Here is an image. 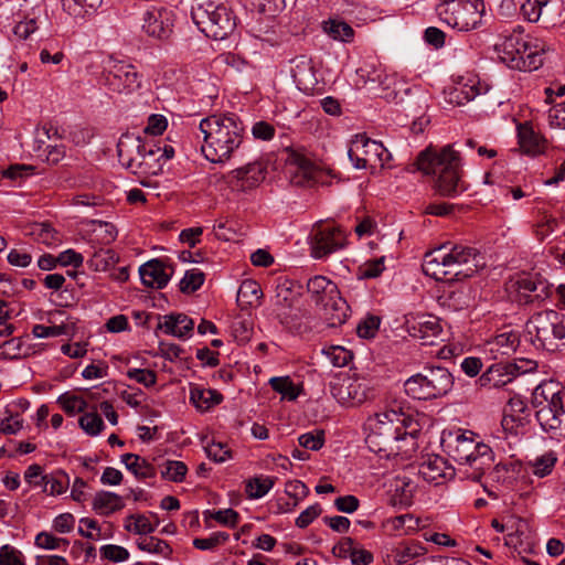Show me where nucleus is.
<instances>
[{
    "label": "nucleus",
    "instance_id": "obj_1",
    "mask_svg": "<svg viewBox=\"0 0 565 565\" xmlns=\"http://www.w3.org/2000/svg\"><path fill=\"white\" fill-rule=\"evenodd\" d=\"M199 129L203 135L201 151L212 163L228 161L244 141V124L233 113L207 116L200 121Z\"/></svg>",
    "mask_w": 565,
    "mask_h": 565
},
{
    "label": "nucleus",
    "instance_id": "obj_2",
    "mask_svg": "<svg viewBox=\"0 0 565 565\" xmlns=\"http://www.w3.org/2000/svg\"><path fill=\"white\" fill-rule=\"evenodd\" d=\"M486 266L484 257L473 247L444 244L424 256L423 271L440 281L473 276Z\"/></svg>",
    "mask_w": 565,
    "mask_h": 565
},
{
    "label": "nucleus",
    "instance_id": "obj_3",
    "mask_svg": "<svg viewBox=\"0 0 565 565\" xmlns=\"http://www.w3.org/2000/svg\"><path fill=\"white\" fill-rule=\"evenodd\" d=\"M366 427L369 449L382 457L396 456L415 447V435L406 431L404 419L395 411L374 414L367 418Z\"/></svg>",
    "mask_w": 565,
    "mask_h": 565
},
{
    "label": "nucleus",
    "instance_id": "obj_4",
    "mask_svg": "<svg viewBox=\"0 0 565 565\" xmlns=\"http://www.w3.org/2000/svg\"><path fill=\"white\" fill-rule=\"evenodd\" d=\"M417 168L426 174L437 175L436 188L444 196H455L467 190L461 180L459 153L451 145L439 151L427 148L417 157Z\"/></svg>",
    "mask_w": 565,
    "mask_h": 565
},
{
    "label": "nucleus",
    "instance_id": "obj_5",
    "mask_svg": "<svg viewBox=\"0 0 565 565\" xmlns=\"http://www.w3.org/2000/svg\"><path fill=\"white\" fill-rule=\"evenodd\" d=\"M494 49L504 64L523 72L541 67L544 55L548 51V46L543 40L524 34L520 25L512 33L502 36L495 43Z\"/></svg>",
    "mask_w": 565,
    "mask_h": 565
},
{
    "label": "nucleus",
    "instance_id": "obj_6",
    "mask_svg": "<svg viewBox=\"0 0 565 565\" xmlns=\"http://www.w3.org/2000/svg\"><path fill=\"white\" fill-rule=\"evenodd\" d=\"M191 17L199 30L214 40L226 39L236 28L234 12L220 0H195Z\"/></svg>",
    "mask_w": 565,
    "mask_h": 565
},
{
    "label": "nucleus",
    "instance_id": "obj_7",
    "mask_svg": "<svg viewBox=\"0 0 565 565\" xmlns=\"http://www.w3.org/2000/svg\"><path fill=\"white\" fill-rule=\"evenodd\" d=\"M531 342L539 349L555 351L565 347V315L555 310H543L530 317L525 324Z\"/></svg>",
    "mask_w": 565,
    "mask_h": 565
},
{
    "label": "nucleus",
    "instance_id": "obj_8",
    "mask_svg": "<svg viewBox=\"0 0 565 565\" xmlns=\"http://www.w3.org/2000/svg\"><path fill=\"white\" fill-rule=\"evenodd\" d=\"M454 387V376L444 366L425 367L404 383L408 396L419 401H431L446 396Z\"/></svg>",
    "mask_w": 565,
    "mask_h": 565
},
{
    "label": "nucleus",
    "instance_id": "obj_9",
    "mask_svg": "<svg viewBox=\"0 0 565 565\" xmlns=\"http://www.w3.org/2000/svg\"><path fill=\"white\" fill-rule=\"evenodd\" d=\"M483 12L482 0H439L436 6L439 20L458 31L476 29L481 23Z\"/></svg>",
    "mask_w": 565,
    "mask_h": 565
},
{
    "label": "nucleus",
    "instance_id": "obj_10",
    "mask_svg": "<svg viewBox=\"0 0 565 565\" xmlns=\"http://www.w3.org/2000/svg\"><path fill=\"white\" fill-rule=\"evenodd\" d=\"M348 156L354 168L370 169L372 172L384 168L392 157L382 142L370 139L365 134L354 137Z\"/></svg>",
    "mask_w": 565,
    "mask_h": 565
},
{
    "label": "nucleus",
    "instance_id": "obj_11",
    "mask_svg": "<svg viewBox=\"0 0 565 565\" xmlns=\"http://www.w3.org/2000/svg\"><path fill=\"white\" fill-rule=\"evenodd\" d=\"M301 289L298 282L290 279H282L276 286L273 315L282 326L290 329L296 326L301 316L298 307Z\"/></svg>",
    "mask_w": 565,
    "mask_h": 565
},
{
    "label": "nucleus",
    "instance_id": "obj_12",
    "mask_svg": "<svg viewBox=\"0 0 565 565\" xmlns=\"http://www.w3.org/2000/svg\"><path fill=\"white\" fill-rule=\"evenodd\" d=\"M141 77L132 64L109 58L104 66L100 81L113 93L130 94L141 86Z\"/></svg>",
    "mask_w": 565,
    "mask_h": 565
},
{
    "label": "nucleus",
    "instance_id": "obj_13",
    "mask_svg": "<svg viewBox=\"0 0 565 565\" xmlns=\"http://www.w3.org/2000/svg\"><path fill=\"white\" fill-rule=\"evenodd\" d=\"M546 404L536 411V419L543 430L553 436H565V393L554 392L548 397L542 391Z\"/></svg>",
    "mask_w": 565,
    "mask_h": 565
},
{
    "label": "nucleus",
    "instance_id": "obj_14",
    "mask_svg": "<svg viewBox=\"0 0 565 565\" xmlns=\"http://www.w3.org/2000/svg\"><path fill=\"white\" fill-rule=\"evenodd\" d=\"M286 174L290 183L298 186H311L316 183L318 169L311 159L300 149H286Z\"/></svg>",
    "mask_w": 565,
    "mask_h": 565
},
{
    "label": "nucleus",
    "instance_id": "obj_15",
    "mask_svg": "<svg viewBox=\"0 0 565 565\" xmlns=\"http://www.w3.org/2000/svg\"><path fill=\"white\" fill-rule=\"evenodd\" d=\"M21 12L23 20L14 25L13 33L17 38L26 40L46 22V4L44 0H23Z\"/></svg>",
    "mask_w": 565,
    "mask_h": 565
},
{
    "label": "nucleus",
    "instance_id": "obj_16",
    "mask_svg": "<svg viewBox=\"0 0 565 565\" xmlns=\"http://www.w3.org/2000/svg\"><path fill=\"white\" fill-rule=\"evenodd\" d=\"M345 245L344 232L334 225H319L312 235V256L315 258L326 257Z\"/></svg>",
    "mask_w": 565,
    "mask_h": 565
},
{
    "label": "nucleus",
    "instance_id": "obj_17",
    "mask_svg": "<svg viewBox=\"0 0 565 565\" xmlns=\"http://www.w3.org/2000/svg\"><path fill=\"white\" fill-rule=\"evenodd\" d=\"M143 32L153 39L168 40L173 32L174 14L163 7H151L143 13Z\"/></svg>",
    "mask_w": 565,
    "mask_h": 565
},
{
    "label": "nucleus",
    "instance_id": "obj_18",
    "mask_svg": "<svg viewBox=\"0 0 565 565\" xmlns=\"http://www.w3.org/2000/svg\"><path fill=\"white\" fill-rule=\"evenodd\" d=\"M530 408L521 396L514 395L509 398L503 408L501 426L508 435H523L529 424Z\"/></svg>",
    "mask_w": 565,
    "mask_h": 565
},
{
    "label": "nucleus",
    "instance_id": "obj_19",
    "mask_svg": "<svg viewBox=\"0 0 565 565\" xmlns=\"http://www.w3.org/2000/svg\"><path fill=\"white\" fill-rule=\"evenodd\" d=\"M443 444L450 458H452L459 467L477 452L483 443L473 438L472 431H456L443 439Z\"/></svg>",
    "mask_w": 565,
    "mask_h": 565
},
{
    "label": "nucleus",
    "instance_id": "obj_20",
    "mask_svg": "<svg viewBox=\"0 0 565 565\" xmlns=\"http://www.w3.org/2000/svg\"><path fill=\"white\" fill-rule=\"evenodd\" d=\"M141 147V151H146V175H157L162 171L163 162L160 158L161 147L153 141H145L140 137L122 136L120 138V151L124 153L132 150V148Z\"/></svg>",
    "mask_w": 565,
    "mask_h": 565
},
{
    "label": "nucleus",
    "instance_id": "obj_21",
    "mask_svg": "<svg viewBox=\"0 0 565 565\" xmlns=\"http://www.w3.org/2000/svg\"><path fill=\"white\" fill-rule=\"evenodd\" d=\"M266 175V166L263 161L256 160L244 167L232 170L228 173L230 184L242 191L259 185Z\"/></svg>",
    "mask_w": 565,
    "mask_h": 565
},
{
    "label": "nucleus",
    "instance_id": "obj_22",
    "mask_svg": "<svg viewBox=\"0 0 565 565\" xmlns=\"http://www.w3.org/2000/svg\"><path fill=\"white\" fill-rule=\"evenodd\" d=\"M494 461L492 449L483 444L476 454H473L467 462L459 467V471L465 478L472 481H480L487 470H489Z\"/></svg>",
    "mask_w": 565,
    "mask_h": 565
},
{
    "label": "nucleus",
    "instance_id": "obj_23",
    "mask_svg": "<svg viewBox=\"0 0 565 565\" xmlns=\"http://www.w3.org/2000/svg\"><path fill=\"white\" fill-rule=\"evenodd\" d=\"M514 286L519 301H524L525 303L550 297L552 289V286L546 280L537 276L521 277L515 281Z\"/></svg>",
    "mask_w": 565,
    "mask_h": 565
},
{
    "label": "nucleus",
    "instance_id": "obj_24",
    "mask_svg": "<svg viewBox=\"0 0 565 565\" xmlns=\"http://www.w3.org/2000/svg\"><path fill=\"white\" fill-rule=\"evenodd\" d=\"M290 63L291 75L298 89L306 94L312 93L318 81L311 58L307 55H299L292 58Z\"/></svg>",
    "mask_w": 565,
    "mask_h": 565
},
{
    "label": "nucleus",
    "instance_id": "obj_25",
    "mask_svg": "<svg viewBox=\"0 0 565 565\" xmlns=\"http://www.w3.org/2000/svg\"><path fill=\"white\" fill-rule=\"evenodd\" d=\"M558 9V0H525L521 13L529 22H537L540 19L551 22Z\"/></svg>",
    "mask_w": 565,
    "mask_h": 565
},
{
    "label": "nucleus",
    "instance_id": "obj_26",
    "mask_svg": "<svg viewBox=\"0 0 565 565\" xmlns=\"http://www.w3.org/2000/svg\"><path fill=\"white\" fill-rule=\"evenodd\" d=\"M141 281L145 286L162 289L169 282L172 271L167 273L166 265L160 259H151L139 268Z\"/></svg>",
    "mask_w": 565,
    "mask_h": 565
},
{
    "label": "nucleus",
    "instance_id": "obj_27",
    "mask_svg": "<svg viewBox=\"0 0 565 565\" xmlns=\"http://www.w3.org/2000/svg\"><path fill=\"white\" fill-rule=\"evenodd\" d=\"M163 321L158 323L157 329L166 334L185 339L190 337L194 329V321L184 313H170L163 316Z\"/></svg>",
    "mask_w": 565,
    "mask_h": 565
},
{
    "label": "nucleus",
    "instance_id": "obj_28",
    "mask_svg": "<svg viewBox=\"0 0 565 565\" xmlns=\"http://www.w3.org/2000/svg\"><path fill=\"white\" fill-rule=\"evenodd\" d=\"M426 553V548L418 542H402L387 550L385 563L387 565H403Z\"/></svg>",
    "mask_w": 565,
    "mask_h": 565
},
{
    "label": "nucleus",
    "instance_id": "obj_29",
    "mask_svg": "<svg viewBox=\"0 0 565 565\" xmlns=\"http://www.w3.org/2000/svg\"><path fill=\"white\" fill-rule=\"evenodd\" d=\"M356 76L359 77L356 84H372L381 86L384 89L391 87L392 78L385 73L380 63L373 61H364L356 70Z\"/></svg>",
    "mask_w": 565,
    "mask_h": 565
},
{
    "label": "nucleus",
    "instance_id": "obj_30",
    "mask_svg": "<svg viewBox=\"0 0 565 565\" xmlns=\"http://www.w3.org/2000/svg\"><path fill=\"white\" fill-rule=\"evenodd\" d=\"M103 0H62V7L76 22H85L95 15L102 7Z\"/></svg>",
    "mask_w": 565,
    "mask_h": 565
},
{
    "label": "nucleus",
    "instance_id": "obj_31",
    "mask_svg": "<svg viewBox=\"0 0 565 565\" xmlns=\"http://www.w3.org/2000/svg\"><path fill=\"white\" fill-rule=\"evenodd\" d=\"M307 290L317 306H323L327 300L338 291V286L334 281L324 276H315L307 282Z\"/></svg>",
    "mask_w": 565,
    "mask_h": 565
},
{
    "label": "nucleus",
    "instance_id": "obj_32",
    "mask_svg": "<svg viewBox=\"0 0 565 565\" xmlns=\"http://www.w3.org/2000/svg\"><path fill=\"white\" fill-rule=\"evenodd\" d=\"M322 308L331 327L340 326L347 321L349 306L339 290L327 300Z\"/></svg>",
    "mask_w": 565,
    "mask_h": 565
},
{
    "label": "nucleus",
    "instance_id": "obj_33",
    "mask_svg": "<svg viewBox=\"0 0 565 565\" xmlns=\"http://www.w3.org/2000/svg\"><path fill=\"white\" fill-rule=\"evenodd\" d=\"M446 460L439 456H429L419 465V476L429 483L438 484L446 478Z\"/></svg>",
    "mask_w": 565,
    "mask_h": 565
},
{
    "label": "nucleus",
    "instance_id": "obj_34",
    "mask_svg": "<svg viewBox=\"0 0 565 565\" xmlns=\"http://www.w3.org/2000/svg\"><path fill=\"white\" fill-rule=\"evenodd\" d=\"M93 510L100 515H109L124 509L125 503L120 495L109 491H98L93 499Z\"/></svg>",
    "mask_w": 565,
    "mask_h": 565
},
{
    "label": "nucleus",
    "instance_id": "obj_35",
    "mask_svg": "<svg viewBox=\"0 0 565 565\" xmlns=\"http://www.w3.org/2000/svg\"><path fill=\"white\" fill-rule=\"evenodd\" d=\"M117 152L119 161L126 169L130 170L134 174L146 175V151H141V147L132 148V150H129L125 154L124 150L120 151L119 140L117 143Z\"/></svg>",
    "mask_w": 565,
    "mask_h": 565
},
{
    "label": "nucleus",
    "instance_id": "obj_36",
    "mask_svg": "<svg viewBox=\"0 0 565 565\" xmlns=\"http://www.w3.org/2000/svg\"><path fill=\"white\" fill-rule=\"evenodd\" d=\"M191 403L200 411H207L218 405L223 401V396L216 390L192 387L190 391Z\"/></svg>",
    "mask_w": 565,
    "mask_h": 565
},
{
    "label": "nucleus",
    "instance_id": "obj_37",
    "mask_svg": "<svg viewBox=\"0 0 565 565\" xmlns=\"http://www.w3.org/2000/svg\"><path fill=\"white\" fill-rule=\"evenodd\" d=\"M519 138L522 150L531 156L543 153L547 147V141L532 128H522Z\"/></svg>",
    "mask_w": 565,
    "mask_h": 565
},
{
    "label": "nucleus",
    "instance_id": "obj_38",
    "mask_svg": "<svg viewBox=\"0 0 565 565\" xmlns=\"http://www.w3.org/2000/svg\"><path fill=\"white\" fill-rule=\"evenodd\" d=\"M322 30L334 41L350 43L354 38L353 28L340 19H329L323 21Z\"/></svg>",
    "mask_w": 565,
    "mask_h": 565
},
{
    "label": "nucleus",
    "instance_id": "obj_39",
    "mask_svg": "<svg viewBox=\"0 0 565 565\" xmlns=\"http://www.w3.org/2000/svg\"><path fill=\"white\" fill-rule=\"evenodd\" d=\"M136 545L142 552L160 555L164 558H170L173 553L168 542L152 535L139 536L136 541Z\"/></svg>",
    "mask_w": 565,
    "mask_h": 565
},
{
    "label": "nucleus",
    "instance_id": "obj_40",
    "mask_svg": "<svg viewBox=\"0 0 565 565\" xmlns=\"http://www.w3.org/2000/svg\"><path fill=\"white\" fill-rule=\"evenodd\" d=\"M121 462L137 478L147 479L156 476V469L146 459L136 454H124Z\"/></svg>",
    "mask_w": 565,
    "mask_h": 565
},
{
    "label": "nucleus",
    "instance_id": "obj_41",
    "mask_svg": "<svg viewBox=\"0 0 565 565\" xmlns=\"http://www.w3.org/2000/svg\"><path fill=\"white\" fill-rule=\"evenodd\" d=\"M275 477L256 476L245 482V492L248 499H260L265 497L274 487Z\"/></svg>",
    "mask_w": 565,
    "mask_h": 565
},
{
    "label": "nucleus",
    "instance_id": "obj_42",
    "mask_svg": "<svg viewBox=\"0 0 565 565\" xmlns=\"http://www.w3.org/2000/svg\"><path fill=\"white\" fill-rule=\"evenodd\" d=\"M41 481H43V491L50 495L64 493L70 484L68 476L62 470L45 475L44 478H41Z\"/></svg>",
    "mask_w": 565,
    "mask_h": 565
},
{
    "label": "nucleus",
    "instance_id": "obj_43",
    "mask_svg": "<svg viewBox=\"0 0 565 565\" xmlns=\"http://www.w3.org/2000/svg\"><path fill=\"white\" fill-rule=\"evenodd\" d=\"M158 527V522H152L143 514H135L127 518L125 529L139 536L149 535Z\"/></svg>",
    "mask_w": 565,
    "mask_h": 565
},
{
    "label": "nucleus",
    "instance_id": "obj_44",
    "mask_svg": "<svg viewBox=\"0 0 565 565\" xmlns=\"http://www.w3.org/2000/svg\"><path fill=\"white\" fill-rule=\"evenodd\" d=\"M360 386L350 383L348 385H340L334 393V396L340 404L352 407L358 406L364 401V394L359 392Z\"/></svg>",
    "mask_w": 565,
    "mask_h": 565
},
{
    "label": "nucleus",
    "instance_id": "obj_45",
    "mask_svg": "<svg viewBox=\"0 0 565 565\" xmlns=\"http://www.w3.org/2000/svg\"><path fill=\"white\" fill-rule=\"evenodd\" d=\"M119 260L118 254L111 248L96 250L89 259V265L96 271H106L114 267Z\"/></svg>",
    "mask_w": 565,
    "mask_h": 565
},
{
    "label": "nucleus",
    "instance_id": "obj_46",
    "mask_svg": "<svg viewBox=\"0 0 565 565\" xmlns=\"http://www.w3.org/2000/svg\"><path fill=\"white\" fill-rule=\"evenodd\" d=\"M519 343V337L514 332H503L495 335L490 342V351L499 352L502 355H509L510 352L514 351Z\"/></svg>",
    "mask_w": 565,
    "mask_h": 565
},
{
    "label": "nucleus",
    "instance_id": "obj_47",
    "mask_svg": "<svg viewBox=\"0 0 565 565\" xmlns=\"http://www.w3.org/2000/svg\"><path fill=\"white\" fill-rule=\"evenodd\" d=\"M269 384L275 392L279 393L282 398L288 401H295L300 394L299 387L289 376L271 377Z\"/></svg>",
    "mask_w": 565,
    "mask_h": 565
},
{
    "label": "nucleus",
    "instance_id": "obj_48",
    "mask_svg": "<svg viewBox=\"0 0 565 565\" xmlns=\"http://www.w3.org/2000/svg\"><path fill=\"white\" fill-rule=\"evenodd\" d=\"M557 462V456L554 451H547L540 457H536L532 462V472L539 478H544L552 473Z\"/></svg>",
    "mask_w": 565,
    "mask_h": 565
},
{
    "label": "nucleus",
    "instance_id": "obj_49",
    "mask_svg": "<svg viewBox=\"0 0 565 565\" xmlns=\"http://www.w3.org/2000/svg\"><path fill=\"white\" fill-rule=\"evenodd\" d=\"M57 403L70 416H74L77 413H83L87 408V403L82 396L71 393H64L60 395Z\"/></svg>",
    "mask_w": 565,
    "mask_h": 565
},
{
    "label": "nucleus",
    "instance_id": "obj_50",
    "mask_svg": "<svg viewBox=\"0 0 565 565\" xmlns=\"http://www.w3.org/2000/svg\"><path fill=\"white\" fill-rule=\"evenodd\" d=\"M188 472V467L183 461L166 460L162 465L161 477L172 482H182Z\"/></svg>",
    "mask_w": 565,
    "mask_h": 565
},
{
    "label": "nucleus",
    "instance_id": "obj_51",
    "mask_svg": "<svg viewBox=\"0 0 565 565\" xmlns=\"http://www.w3.org/2000/svg\"><path fill=\"white\" fill-rule=\"evenodd\" d=\"M34 544L38 547L44 548V550H61L62 548L63 551H66L70 542L67 539L57 537V536H54L52 533L43 531V532H40L35 536Z\"/></svg>",
    "mask_w": 565,
    "mask_h": 565
},
{
    "label": "nucleus",
    "instance_id": "obj_52",
    "mask_svg": "<svg viewBox=\"0 0 565 565\" xmlns=\"http://www.w3.org/2000/svg\"><path fill=\"white\" fill-rule=\"evenodd\" d=\"M78 425L89 436H97L105 428L104 420L97 413H85L79 417Z\"/></svg>",
    "mask_w": 565,
    "mask_h": 565
},
{
    "label": "nucleus",
    "instance_id": "obj_53",
    "mask_svg": "<svg viewBox=\"0 0 565 565\" xmlns=\"http://www.w3.org/2000/svg\"><path fill=\"white\" fill-rule=\"evenodd\" d=\"M204 282V274L194 268L186 270L180 281V290L184 294H191L201 288Z\"/></svg>",
    "mask_w": 565,
    "mask_h": 565
},
{
    "label": "nucleus",
    "instance_id": "obj_54",
    "mask_svg": "<svg viewBox=\"0 0 565 565\" xmlns=\"http://www.w3.org/2000/svg\"><path fill=\"white\" fill-rule=\"evenodd\" d=\"M323 353L327 355L332 365L337 367H343L348 365L353 358L351 351L340 345H331L324 349Z\"/></svg>",
    "mask_w": 565,
    "mask_h": 565
},
{
    "label": "nucleus",
    "instance_id": "obj_55",
    "mask_svg": "<svg viewBox=\"0 0 565 565\" xmlns=\"http://www.w3.org/2000/svg\"><path fill=\"white\" fill-rule=\"evenodd\" d=\"M230 539L226 532H214L209 537H196L193 540V546L201 551H211L224 544Z\"/></svg>",
    "mask_w": 565,
    "mask_h": 565
},
{
    "label": "nucleus",
    "instance_id": "obj_56",
    "mask_svg": "<svg viewBox=\"0 0 565 565\" xmlns=\"http://www.w3.org/2000/svg\"><path fill=\"white\" fill-rule=\"evenodd\" d=\"M205 518H211L222 525L235 527L239 520V514L233 509H224L215 512L205 511Z\"/></svg>",
    "mask_w": 565,
    "mask_h": 565
},
{
    "label": "nucleus",
    "instance_id": "obj_57",
    "mask_svg": "<svg viewBox=\"0 0 565 565\" xmlns=\"http://www.w3.org/2000/svg\"><path fill=\"white\" fill-rule=\"evenodd\" d=\"M380 324V317L372 315L367 316L359 322L356 327V333L360 338L363 339L374 338L379 331Z\"/></svg>",
    "mask_w": 565,
    "mask_h": 565
},
{
    "label": "nucleus",
    "instance_id": "obj_58",
    "mask_svg": "<svg viewBox=\"0 0 565 565\" xmlns=\"http://www.w3.org/2000/svg\"><path fill=\"white\" fill-rule=\"evenodd\" d=\"M505 364L512 379L533 372L537 367L536 361L530 359H515L514 361L507 362Z\"/></svg>",
    "mask_w": 565,
    "mask_h": 565
},
{
    "label": "nucleus",
    "instance_id": "obj_59",
    "mask_svg": "<svg viewBox=\"0 0 565 565\" xmlns=\"http://www.w3.org/2000/svg\"><path fill=\"white\" fill-rule=\"evenodd\" d=\"M299 445L306 449L319 450L324 444V431L315 430L302 434L298 438Z\"/></svg>",
    "mask_w": 565,
    "mask_h": 565
},
{
    "label": "nucleus",
    "instance_id": "obj_60",
    "mask_svg": "<svg viewBox=\"0 0 565 565\" xmlns=\"http://www.w3.org/2000/svg\"><path fill=\"white\" fill-rule=\"evenodd\" d=\"M263 296L259 285L255 280H244L238 288V297L245 298L250 305Z\"/></svg>",
    "mask_w": 565,
    "mask_h": 565
},
{
    "label": "nucleus",
    "instance_id": "obj_61",
    "mask_svg": "<svg viewBox=\"0 0 565 565\" xmlns=\"http://www.w3.org/2000/svg\"><path fill=\"white\" fill-rule=\"evenodd\" d=\"M419 337L423 339L437 337L441 333V327L435 317H424L418 321Z\"/></svg>",
    "mask_w": 565,
    "mask_h": 565
},
{
    "label": "nucleus",
    "instance_id": "obj_62",
    "mask_svg": "<svg viewBox=\"0 0 565 565\" xmlns=\"http://www.w3.org/2000/svg\"><path fill=\"white\" fill-rule=\"evenodd\" d=\"M100 554L102 557L114 563L125 562L129 558V552L127 548L114 544L102 546Z\"/></svg>",
    "mask_w": 565,
    "mask_h": 565
},
{
    "label": "nucleus",
    "instance_id": "obj_63",
    "mask_svg": "<svg viewBox=\"0 0 565 565\" xmlns=\"http://www.w3.org/2000/svg\"><path fill=\"white\" fill-rule=\"evenodd\" d=\"M206 456L213 461L221 463L231 458V450L225 444L212 441L205 446Z\"/></svg>",
    "mask_w": 565,
    "mask_h": 565
},
{
    "label": "nucleus",
    "instance_id": "obj_64",
    "mask_svg": "<svg viewBox=\"0 0 565 565\" xmlns=\"http://www.w3.org/2000/svg\"><path fill=\"white\" fill-rule=\"evenodd\" d=\"M0 565H25L20 551L10 545L0 547Z\"/></svg>",
    "mask_w": 565,
    "mask_h": 565
}]
</instances>
